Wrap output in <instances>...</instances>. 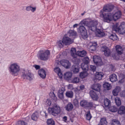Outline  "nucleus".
<instances>
[{
    "instance_id": "nucleus-41",
    "label": "nucleus",
    "mask_w": 125,
    "mask_h": 125,
    "mask_svg": "<svg viewBox=\"0 0 125 125\" xmlns=\"http://www.w3.org/2000/svg\"><path fill=\"white\" fill-rule=\"evenodd\" d=\"M92 117V116L91 114L90 111H89L87 112L86 114V119L88 120H90Z\"/></svg>"
},
{
    "instance_id": "nucleus-60",
    "label": "nucleus",
    "mask_w": 125,
    "mask_h": 125,
    "mask_svg": "<svg viewBox=\"0 0 125 125\" xmlns=\"http://www.w3.org/2000/svg\"><path fill=\"white\" fill-rule=\"evenodd\" d=\"M111 70L112 71H115V66L113 65H112L111 66Z\"/></svg>"
},
{
    "instance_id": "nucleus-12",
    "label": "nucleus",
    "mask_w": 125,
    "mask_h": 125,
    "mask_svg": "<svg viewBox=\"0 0 125 125\" xmlns=\"http://www.w3.org/2000/svg\"><path fill=\"white\" fill-rule=\"evenodd\" d=\"M118 31L120 34H123L125 33V22H123L118 27Z\"/></svg>"
},
{
    "instance_id": "nucleus-6",
    "label": "nucleus",
    "mask_w": 125,
    "mask_h": 125,
    "mask_svg": "<svg viewBox=\"0 0 125 125\" xmlns=\"http://www.w3.org/2000/svg\"><path fill=\"white\" fill-rule=\"evenodd\" d=\"M21 77L24 79L26 78L30 81H31L33 79L32 74L29 70H25L24 69H22L21 70Z\"/></svg>"
},
{
    "instance_id": "nucleus-51",
    "label": "nucleus",
    "mask_w": 125,
    "mask_h": 125,
    "mask_svg": "<svg viewBox=\"0 0 125 125\" xmlns=\"http://www.w3.org/2000/svg\"><path fill=\"white\" fill-rule=\"evenodd\" d=\"M65 91V88L64 87H62L61 89L58 91V94L63 93Z\"/></svg>"
},
{
    "instance_id": "nucleus-36",
    "label": "nucleus",
    "mask_w": 125,
    "mask_h": 125,
    "mask_svg": "<svg viewBox=\"0 0 125 125\" xmlns=\"http://www.w3.org/2000/svg\"><path fill=\"white\" fill-rule=\"evenodd\" d=\"M112 121V125H121L120 122L116 119H113Z\"/></svg>"
},
{
    "instance_id": "nucleus-22",
    "label": "nucleus",
    "mask_w": 125,
    "mask_h": 125,
    "mask_svg": "<svg viewBox=\"0 0 125 125\" xmlns=\"http://www.w3.org/2000/svg\"><path fill=\"white\" fill-rule=\"evenodd\" d=\"M64 108L68 111H71L73 108V106L71 103L69 102L65 106Z\"/></svg>"
},
{
    "instance_id": "nucleus-11",
    "label": "nucleus",
    "mask_w": 125,
    "mask_h": 125,
    "mask_svg": "<svg viewBox=\"0 0 125 125\" xmlns=\"http://www.w3.org/2000/svg\"><path fill=\"white\" fill-rule=\"evenodd\" d=\"M62 39L63 44L65 45H70L74 42L73 39H71L68 37H63Z\"/></svg>"
},
{
    "instance_id": "nucleus-56",
    "label": "nucleus",
    "mask_w": 125,
    "mask_h": 125,
    "mask_svg": "<svg viewBox=\"0 0 125 125\" xmlns=\"http://www.w3.org/2000/svg\"><path fill=\"white\" fill-rule=\"evenodd\" d=\"M120 88L119 86H117L114 89V90L116 91L118 94V93L120 91Z\"/></svg>"
},
{
    "instance_id": "nucleus-26",
    "label": "nucleus",
    "mask_w": 125,
    "mask_h": 125,
    "mask_svg": "<svg viewBox=\"0 0 125 125\" xmlns=\"http://www.w3.org/2000/svg\"><path fill=\"white\" fill-rule=\"evenodd\" d=\"M87 71H83L80 73L79 76L81 78H83L86 77L88 75V74Z\"/></svg>"
},
{
    "instance_id": "nucleus-21",
    "label": "nucleus",
    "mask_w": 125,
    "mask_h": 125,
    "mask_svg": "<svg viewBox=\"0 0 125 125\" xmlns=\"http://www.w3.org/2000/svg\"><path fill=\"white\" fill-rule=\"evenodd\" d=\"M108 37L111 40L113 41H117L118 40L119 38L116 35L115 33H113L110 34L108 36Z\"/></svg>"
},
{
    "instance_id": "nucleus-19",
    "label": "nucleus",
    "mask_w": 125,
    "mask_h": 125,
    "mask_svg": "<svg viewBox=\"0 0 125 125\" xmlns=\"http://www.w3.org/2000/svg\"><path fill=\"white\" fill-rule=\"evenodd\" d=\"M38 73L40 77L43 79H45L46 75V72L43 68L40 69L38 72Z\"/></svg>"
},
{
    "instance_id": "nucleus-8",
    "label": "nucleus",
    "mask_w": 125,
    "mask_h": 125,
    "mask_svg": "<svg viewBox=\"0 0 125 125\" xmlns=\"http://www.w3.org/2000/svg\"><path fill=\"white\" fill-rule=\"evenodd\" d=\"M116 52L113 53L111 55V56L115 60L119 59V55H121L122 53L121 47L119 45H117L115 46Z\"/></svg>"
},
{
    "instance_id": "nucleus-38",
    "label": "nucleus",
    "mask_w": 125,
    "mask_h": 125,
    "mask_svg": "<svg viewBox=\"0 0 125 125\" xmlns=\"http://www.w3.org/2000/svg\"><path fill=\"white\" fill-rule=\"evenodd\" d=\"M76 50L75 48H72L71 50V53L72 56L74 58H75L76 57L75 56V54L76 55Z\"/></svg>"
},
{
    "instance_id": "nucleus-49",
    "label": "nucleus",
    "mask_w": 125,
    "mask_h": 125,
    "mask_svg": "<svg viewBox=\"0 0 125 125\" xmlns=\"http://www.w3.org/2000/svg\"><path fill=\"white\" fill-rule=\"evenodd\" d=\"M99 60V61L98 62V63L97 64H96L97 66H101L103 65L104 64L103 63L101 59L100 58Z\"/></svg>"
},
{
    "instance_id": "nucleus-4",
    "label": "nucleus",
    "mask_w": 125,
    "mask_h": 125,
    "mask_svg": "<svg viewBox=\"0 0 125 125\" xmlns=\"http://www.w3.org/2000/svg\"><path fill=\"white\" fill-rule=\"evenodd\" d=\"M38 53V57L41 60L46 61L48 59V56L50 54V52L48 50H47L45 52L42 50H40Z\"/></svg>"
},
{
    "instance_id": "nucleus-62",
    "label": "nucleus",
    "mask_w": 125,
    "mask_h": 125,
    "mask_svg": "<svg viewBox=\"0 0 125 125\" xmlns=\"http://www.w3.org/2000/svg\"><path fill=\"white\" fill-rule=\"evenodd\" d=\"M80 89L83 90L84 88V86L82 84L80 86Z\"/></svg>"
},
{
    "instance_id": "nucleus-9",
    "label": "nucleus",
    "mask_w": 125,
    "mask_h": 125,
    "mask_svg": "<svg viewBox=\"0 0 125 125\" xmlns=\"http://www.w3.org/2000/svg\"><path fill=\"white\" fill-rule=\"evenodd\" d=\"M76 63H74L70 68V70L72 72L74 73H77L79 71L80 65L79 64V62L80 61L79 59L77 60Z\"/></svg>"
},
{
    "instance_id": "nucleus-52",
    "label": "nucleus",
    "mask_w": 125,
    "mask_h": 125,
    "mask_svg": "<svg viewBox=\"0 0 125 125\" xmlns=\"http://www.w3.org/2000/svg\"><path fill=\"white\" fill-rule=\"evenodd\" d=\"M90 70L93 72H94L96 71V67L94 65H90Z\"/></svg>"
},
{
    "instance_id": "nucleus-15",
    "label": "nucleus",
    "mask_w": 125,
    "mask_h": 125,
    "mask_svg": "<svg viewBox=\"0 0 125 125\" xmlns=\"http://www.w3.org/2000/svg\"><path fill=\"white\" fill-rule=\"evenodd\" d=\"M101 85L100 84L98 83H94L92 85L91 87V88L96 92H99L100 91Z\"/></svg>"
},
{
    "instance_id": "nucleus-33",
    "label": "nucleus",
    "mask_w": 125,
    "mask_h": 125,
    "mask_svg": "<svg viewBox=\"0 0 125 125\" xmlns=\"http://www.w3.org/2000/svg\"><path fill=\"white\" fill-rule=\"evenodd\" d=\"M66 96L68 97L72 98L73 96V93L71 90L67 91L65 93Z\"/></svg>"
},
{
    "instance_id": "nucleus-17",
    "label": "nucleus",
    "mask_w": 125,
    "mask_h": 125,
    "mask_svg": "<svg viewBox=\"0 0 125 125\" xmlns=\"http://www.w3.org/2000/svg\"><path fill=\"white\" fill-rule=\"evenodd\" d=\"M72 73L71 71L66 72L63 75L64 78L68 81L71 80L72 75Z\"/></svg>"
},
{
    "instance_id": "nucleus-40",
    "label": "nucleus",
    "mask_w": 125,
    "mask_h": 125,
    "mask_svg": "<svg viewBox=\"0 0 125 125\" xmlns=\"http://www.w3.org/2000/svg\"><path fill=\"white\" fill-rule=\"evenodd\" d=\"M50 96H51V98L53 100L56 101L57 100V97L53 92L50 93L49 94Z\"/></svg>"
},
{
    "instance_id": "nucleus-59",
    "label": "nucleus",
    "mask_w": 125,
    "mask_h": 125,
    "mask_svg": "<svg viewBox=\"0 0 125 125\" xmlns=\"http://www.w3.org/2000/svg\"><path fill=\"white\" fill-rule=\"evenodd\" d=\"M67 117L66 116H64L63 117V120L65 122H67Z\"/></svg>"
},
{
    "instance_id": "nucleus-14",
    "label": "nucleus",
    "mask_w": 125,
    "mask_h": 125,
    "mask_svg": "<svg viewBox=\"0 0 125 125\" xmlns=\"http://www.w3.org/2000/svg\"><path fill=\"white\" fill-rule=\"evenodd\" d=\"M89 94L91 98L93 100L97 101L98 97L96 93L93 90H91L89 92Z\"/></svg>"
},
{
    "instance_id": "nucleus-24",
    "label": "nucleus",
    "mask_w": 125,
    "mask_h": 125,
    "mask_svg": "<svg viewBox=\"0 0 125 125\" xmlns=\"http://www.w3.org/2000/svg\"><path fill=\"white\" fill-rule=\"evenodd\" d=\"M118 113L121 115H123L125 114V107L121 106L118 109Z\"/></svg>"
},
{
    "instance_id": "nucleus-48",
    "label": "nucleus",
    "mask_w": 125,
    "mask_h": 125,
    "mask_svg": "<svg viewBox=\"0 0 125 125\" xmlns=\"http://www.w3.org/2000/svg\"><path fill=\"white\" fill-rule=\"evenodd\" d=\"M54 71L56 72H58V73H61V74H62H62L61 73V70L60 68L58 67H56L54 69Z\"/></svg>"
},
{
    "instance_id": "nucleus-27",
    "label": "nucleus",
    "mask_w": 125,
    "mask_h": 125,
    "mask_svg": "<svg viewBox=\"0 0 125 125\" xmlns=\"http://www.w3.org/2000/svg\"><path fill=\"white\" fill-rule=\"evenodd\" d=\"M110 85V84L108 83L105 82L103 84V87L104 90H110L111 88Z\"/></svg>"
},
{
    "instance_id": "nucleus-10",
    "label": "nucleus",
    "mask_w": 125,
    "mask_h": 125,
    "mask_svg": "<svg viewBox=\"0 0 125 125\" xmlns=\"http://www.w3.org/2000/svg\"><path fill=\"white\" fill-rule=\"evenodd\" d=\"M100 51L104 52V55L106 57H108L110 56L111 50L108 47L106 46H103L101 47Z\"/></svg>"
},
{
    "instance_id": "nucleus-58",
    "label": "nucleus",
    "mask_w": 125,
    "mask_h": 125,
    "mask_svg": "<svg viewBox=\"0 0 125 125\" xmlns=\"http://www.w3.org/2000/svg\"><path fill=\"white\" fill-rule=\"evenodd\" d=\"M34 67L36 69V70L40 69V66L38 65H34Z\"/></svg>"
},
{
    "instance_id": "nucleus-53",
    "label": "nucleus",
    "mask_w": 125,
    "mask_h": 125,
    "mask_svg": "<svg viewBox=\"0 0 125 125\" xmlns=\"http://www.w3.org/2000/svg\"><path fill=\"white\" fill-rule=\"evenodd\" d=\"M57 43L60 47H63V45L62 44H63V39H62V41L61 40L57 42Z\"/></svg>"
},
{
    "instance_id": "nucleus-31",
    "label": "nucleus",
    "mask_w": 125,
    "mask_h": 125,
    "mask_svg": "<svg viewBox=\"0 0 125 125\" xmlns=\"http://www.w3.org/2000/svg\"><path fill=\"white\" fill-rule=\"evenodd\" d=\"M86 52L85 51L83 50L82 51H77L76 53V55H77L79 56L83 57L86 55Z\"/></svg>"
},
{
    "instance_id": "nucleus-32",
    "label": "nucleus",
    "mask_w": 125,
    "mask_h": 125,
    "mask_svg": "<svg viewBox=\"0 0 125 125\" xmlns=\"http://www.w3.org/2000/svg\"><path fill=\"white\" fill-rule=\"evenodd\" d=\"M67 34L70 37L75 36H77L76 32L74 31L70 30L68 31Z\"/></svg>"
},
{
    "instance_id": "nucleus-2",
    "label": "nucleus",
    "mask_w": 125,
    "mask_h": 125,
    "mask_svg": "<svg viewBox=\"0 0 125 125\" xmlns=\"http://www.w3.org/2000/svg\"><path fill=\"white\" fill-rule=\"evenodd\" d=\"M48 111L50 115L55 116L60 112V108L59 106L56 103L52 104L51 107L48 108Z\"/></svg>"
},
{
    "instance_id": "nucleus-30",
    "label": "nucleus",
    "mask_w": 125,
    "mask_h": 125,
    "mask_svg": "<svg viewBox=\"0 0 125 125\" xmlns=\"http://www.w3.org/2000/svg\"><path fill=\"white\" fill-rule=\"evenodd\" d=\"M88 65L84 63H82L81 65V68L83 71H87L89 70Z\"/></svg>"
},
{
    "instance_id": "nucleus-5",
    "label": "nucleus",
    "mask_w": 125,
    "mask_h": 125,
    "mask_svg": "<svg viewBox=\"0 0 125 125\" xmlns=\"http://www.w3.org/2000/svg\"><path fill=\"white\" fill-rule=\"evenodd\" d=\"M100 16L101 17L103 18V21L105 22H109L113 20L112 14L110 13H105L102 10L100 11Z\"/></svg>"
},
{
    "instance_id": "nucleus-39",
    "label": "nucleus",
    "mask_w": 125,
    "mask_h": 125,
    "mask_svg": "<svg viewBox=\"0 0 125 125\" xmlns=\"http://www.w3.org/2000/svg\"><path fill=\"white\" fill-rule=\"evenodd\" d=\"M97 44L96 42H94L92 43V45L90 46V48L91 49V50L94 51L96 50L97 47Z\"/></svg>"
},
{
    "instance_id": "nucleus-47",
    "label": "nucleus",
    "mask_w": 125,
    "mask_h": 125,
    "mask_svg": "<svg viewBox=\"0 0 125 125\" xmlns=\"http://www.w3.org/2000/svg\"><path fill=\"white\" fill-rule=\"evenodd\" d=\"M46 104L47 105L50 106V107H51L52 106V102L50 99H47L46 102Z\"/></svg>"
},
{
    "instance_id": "nucleus-43",
    "label": "nucleus",
    "mask_w": 125,
    "mask_h": 125,
    "mask_svg": "<svg viewBox=\"0 0 125 125\" xmlns=\"http://www.w3.org/2000/svg\"><path fill=\"white\" fill-rule=\"evenodd\" d=\"M110 111L113 112H117L118 110V108L116 107L113 106L109 108Z\"/></svg>"
},
{
    "instance_id": "nucleus-54",
    "label": "nucleus",
    "mask_w": 125,
    "mask_h": 125,
    "mask_svg": "<svg viewBox=\"0 0 125 125\" xmlns=\"http://www.w3.org/2000/svg\"><path fill=\"white\" fill-rule=\"evenodd\" d=\"M73 103L74 105L75 106H77L78 104V101L77 99H75L73 100Z\"/></svg>"
},
{
    "instance_id": "nucleus-42",
    "label": "nucleus",
    "mask_w": 125,
    "mask_h": 125,
    "mask_svg": "<svg viewBox=\"0 0 125 125\" xmlns=\"http://www.w3.org/2000/svg\"><path fill=\"white\" fill-rule=\"evenodd\" d=\"M80 81V79L77 77H75L72 80V82L74 83H78Z\"/></svg>"
},
{
    "instance_id": "nucleus-3",
    "label": "nucleus",
    "mask_w": 125,
    "mask_h": 125,
    "mask_svg": "<svg viewBox=\"0 0 125 125\" xmlns=\"http://www.w3.org/2000/svg\"><path fill=\"white\" fill-rule=\"evenodd\" d=\"M9 70L10 73L12 75L14 76H17L20 70V66L17 63L12 64L9 67Z\"/></svg>"
},
{
    "instance_id": "nucleus-57",
    "label": "nucleus",
    "mask_w": 125,
    "mask_h": 125,
    "mask_svg": "<svg viewBox=\"0 0 125 125\" xmlns=\"http://www.w3.org/2000/svg\"><path fill=\"white\" fill-rule=\"evenodd\" d=\"M112 93L113 95L115 96H117L118 94L117 92L114 89L113 90Z\"/></svg>"
},
{
    "instance_id": "nucleus-63",
    "label": "nucleus",
    "mask_w": 125,
    "mask_h": 125,
    "mask_svg": "<svg viewBox=\"0 0 125 125\" xmlns=\"http://www.w3.org/2000/svg\"><path fill=\"white\" fill-rule=\"evenodd\" d=\"M36 10V7H31V11L32 12Z\"/></svg>"
},
{
    "instance_id": "nucleus-46",
    "label": "nucleus",
    "mask_w": 125,
    "mask_h": 125,
    "mask_svg": "<svg viewBox=\"0 0 125 125\" xmlns=\"http://www.w3.org/2000/svg\"><path fill=\"white\" fill-rule=\"evenodd\" d=\"M17 125H28V124L23 121H18Z\"/></svg>"
},
{
    "instance_id": "nucleus-28",
    "label": "nucleus",
    "mask_w": 125,
    "mask_h": 125,
    "mask_svg": "<svg viewBox=\"0 0 125 125\" xmlns=\"http://www.w3.org/2000/svg\"><path fill=\"white\" fill-rule=\"evenodd\" d=\"M110 81L112 82H115L117 80V76L115 74H113L111 75L110 76Z\"/></svg>"
},
{
    "instance_id": "nucleus-7",
    "label": "nucleus",
    "mask_w": 125,
    "mask_h": 125,
    "mask_svg": "<svg viewBox=\"0 0 125 125\" xmlns=\"http://www.w3.org/2000/svg\"><path fill=\"white\" fill-rule=\"evenodd\" d=\"M80 105L84 108H89L90 109H93L95 107L94 106V104L91 102H88L86 100H83L80 103Z\"/></svg>"
},
{
    "instance_id": "nucleus-34",
    "label": "nucleus",
    "mask_w": 125,
    "mask_h": 125,
    "mask_svg": "<svg viewBox=\"0 0 125 125\" xmlns=\"http://www.w3.org/2000/svg\"><path fill=\"white\" fill-rule=\"evenodd\" d=\"M47 125H55V122L52 118L48 119L46 121Z\"/></svg>"
},
{
    "instance_id": "nucleus-35",
    "label": "nucleus",
    "mask_w": 125,
    "mask_h": 125,
    "mask_svg": "<svg viewBox=\"0 0 125 125\" xmlns=\"http://www.w3.org/2000/svg\"><path fill=\"white\" fill-rule=\"evenodd\" d=\"M115 101L116 105L118 106L121 105V102L119 98L116 97L115 98Z\"/></svg>"
},
{
    "instance_id": "nucleus-23",
    "label": "nucleus",
    "mask_w": 125,
    "mask_h": 125,
    "mask_svg": "<svg viewBox=\"0 0 125 125\" xmlns=\"http://www.w3.org/2000/svg\"><path fill=\"white\" fill-rule=\"evenodd\" d=\"M104 74L102 72H96L95 74V78L96 80H100L103 76Z\"/></svg>"
},
{
    "instance_id": "nucleus-18",
    "label": "nucleus",
    "mask_w": 125,
    "mask_h": 125,
    "mask_svg": "<svg viewBox=\"0 0 125 125\" xmlns=\"http://www.w3.org/2000/svg\"><path fill=\"white\" fill-rule=\"evenodd\" d=\"M61 63L62 66L66 69H69L70 68L71 65V63L68 60H63Z\"/></svg>"
},
{
    "instance_id": "nucleus-20",
    "label": "nucleus",
    "mask_w": 125,
    "mask_h": 125,
    "mask_svg": "<svg viewBox=\"0 0 125 125\" xmlns=\"http://www.w3.org/2000/svg\"><path fill=\"white\" fill-rule=\"evenodd\" d=\"M39 113L38 111H36L32 115L31 119L34 121H36L39 117Z\"/></svg>"
},
{
    "instance_id": "nucleus-64",
    "label": "nucleus",
    "mask_w": 125,
    "mask_h": 125,
    "mask_svg": "<svg viewBox=\"0 0 125 125\" xmlns=\"http://www.w3.org/2000/svg\"><path fill=\"white\" fill-rule=\"evenodd\" d=\"M78 25V24H74L73 26V28H75L76 27H77Z\"/></svg>"
},
{
    "instance_id": "nucleus-25",
    "label": "nucleus",
    "mask_w": 125,
    "mask_h": 125,
    "mask_svg": "<svg viewBox=\"0 0 125 125\" xmlns=\"http://www.w3.org/2000/svg\"><path fill=\"white\" fill-rule=\"evenodd\" d=\"M104 104L105 107L108 108L110 107L111 102L108 99L106 98L104 99Z\"/></svg>"
},
{
    "instance_id": "nucleus-61",
    "label": "nucleus",
    "mask_w": 125,
    "mask_h": 125,
    "mask_svg": "<svg viewBox=\"0 0 125 125\" xmlns=\"http://www.w3.org/2000/svg\"><path fill=\"white\" fill-rule=\"evenodd\" d=\"M31 6H28L26 7V10L27 11H30L31 10Z\"/></svg>"
},
{
    "instance_id": "nucleus-16",
    "label": "nucleus",
    "mask_w": 125,
    "mask_h": 125,
    "mask_svg": "<svg viewBox=\"0 0 125 125\" xmlns=\"http://www.w3.org/2000/svg\"><path fill=\"white\" fill-rule=\"evenodd\" d=\"M122 13L120 10H119L115 12L114 14H112L113 20L115 21L116 20L119 19L121 17Z\"/></svg>"
},
{
    "instance_id": "nucleus-45",
    "label": "nucleus",
    "mask_w": 125,
    "mask_h": 125,
    "mask_svg": "<svg viewBox=\"0 0 125 125\" xmlns=\"http://www.w3.org/2000/svg\"><path fill=\"white\" fill-rule=\"evenodd\" d=\"M118 23H116V24L113 26L112 27V30L113 31L117 32L118 31Z\"/></svg>"
},
{
    "instance_id": "nucleus-13",
    "label": "nucleus",
    "mask_w": 125,
    "mask_h": 125,
    "mask_svg": "<svg viewBox=\"0 0 125 125\" xmlns=\"http://www.w3.org/2000/svg\"><path fill=\"white\" fill-rule=\"evenodd\" d=\"M114 6L113 5L105 6L102 10L104 12H110L114 9Z\"/></svg>"
},
{
    "instance_id": "nucleus-50",
    "label": "nucleus",
    "mask_w": 125,
    "mask_h": 125,
    "mask_svg": "<svg viewBox=\"0 0 125 125\" xmlns=\"http://www.w3.org/2000/svg\"><path fill=\"white\" fill-rule=\"evenodd\" d=\"M58 97L62 100L64 99L63 93L57 94Z\"/></svg>"
},
{
    "instance_id": "nucleus-37",
    "label": "nucleus",
    "mask_w": 125,
    "mask_h": 125,
    "mask_svg": "<svg viewBox=\"0 0 125 125\" xmlns=\"http://www.w3.org/2000/svg\"><path fill=\"white\" fill-rule=\"evenodd\" d=\"M83 63H84L85 64H87L88 65L89 63V59L88 57H84L82 59Z\"/></svg>"
},
{
    "instance_id": "nucleus-1",
    "label": "nucleus",
    "mask_w": 125,
    "mask_h": 125,
    "mask_svg": "<svg viewBox=\"0 0 125 125\" xmlns=\"http://www.w3.org/2000/svg\"><path fill=\"white\" fill-rule=\"evenodd\" d=\"M86 19L82 20L79 24L80 26L78 28L77 31L79 34H81L82 38L84 40L87 39V33L85 27L83 25L87 26L88 29L93 31H95L97 36L102 37L104 36L105 33L102 31L100 29H97V26L98 24V21L96 20H86Z\"/></svg>"
},
{
    "instance_id": "nucleus-44",
    "label": "nucleus",
    "mask_w": 125,
    "mask_h": 125,
    "mask_svg": "<svg viewBox=\"0 0 125 125\" xmlns=\"http://www.w3.org/2000/svg\"><path fill=\"white\" fill-rule=\"evenodd\" d=\"M101 58H98L95 56H93V60L94 63L95 64H97L98 63V62L99 61V59Z\"/></svg>"
},
{
    "instance_id": "nucleus-29",
    "label": "nucleus",
    "mask_w": 125,
    "mask_h": 125,
    "mask_svg": "<svg viewBox=\"0 0 125 125\" xmlns=\"http://www.w3.org/2000/svg\"><path fill=\"white\" fill-rule=\"evenodd\" d=\"M107 122L105 117H103L101 119L100 122L98 125H106Z\"/></svg>"
},
{
    "instance_id": "nucleus-55",
    "label": "nucleus",
    "mask_w": 125,
    "mask_h": 125,
    "mask_svg": "<svg viewBox=\"0 0 125 125\" xmlns=\"http://www.w3.org/2000/svg\"><path fill=\"white\" fill-rule=\"evenodd\" d=\"M120 95L121 97H125V90L121 92L120 94Z\"/></svg>"
}]
</instances>
